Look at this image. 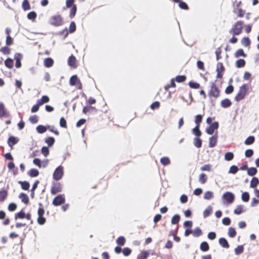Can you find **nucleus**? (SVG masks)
Here are the masks:
<instances>
[{
  "label": "nucleus",
  "mask_w": 259,
  "mask_h": 259,
  "mask_svg": "<svg viewBox=\"0 0 259 259\" xmlns=\"http://www.w3.org/2000/svg\"><path fill=\"white\" fill-rule=\"evenodd\" d=\"M222 198L228 203H232L234 201L235 196L232 192H226L223 195Z\"/></svg>",
  "instance_id": "nucleus-5"
},
{
  "label": "nucleus",
  "mask_w": 259,
  "mask_h": 259,
  "mask_svg": "<svg viewBox=\"0 0 259 259\" xmlns=\"http://www.w3.org/2000/svg\"><path fill=\"white\" fill-rule=\"evenodd\" d=\"M213 197V193L211 191H206L204 194V199L206 200H209Z\"/></svg>",
  "instance_id": "nucleus-26"
},
{
  "label": "nucleus",
  "mask_w": 259,
  "mask_h": 259,
  "mask_svg": "<svg viewBox=\"0 0 259 259\" xmlns=\"http://www.w3.org/2000/svg\"><path fill=\"white\" fill-rule=\"evenodd\" d=\"M65 202V198L63 195H59L56 197L53 201V204L55 206H59Z\"/></svg>",
  "instance_id": "nucleus-7"
},
{
  "label": "nucleus",
  "mask_w": 259,
  "mask_h": 259,
  "mask_svg": "<svg viewBox=\"0 0 259 259\" xmlns=\"http://www.w3.org/2000/svg\"><path fill=\"white\" fill-rule=\"evenodd\" d=\"M18 140L16 137H10L8 139V144L10 147H12L18 142Z\"/></svg>",
  "instance_id": "nucleus-15"
},
{
  "label": "nucleus",
  "mask_w": 259,
  "mask_h": 259,
  "mask_svg": "<svg viewBox=\"0 0 259 259\" xmlns=\"http://www.w3.org/2000/svg\"><path fill=\"white\" fill-rule=\"evenodd\" d=\"M234 157V155L232 152H227L225 155V159L227 161L231 160Z\"/></svg>",
  "instance_id": "nucleus-44"
},
{
  "label": "nucleus",
  "mask_w": 259,
  "mask_h": 259,
  "mask_svg": "<svg viewBox=\"0 0 259 259\" xmlns=\"http://www.w3.org/2000/svg\"><path fill=\"white\" fill-rule=\"evenodd\" d=\"M218 139L217 132L215 133V134L209 138V146L210 147H213L215 146Z\"/></svg>",
  "instance_id": "nucleus-10"
},
{
  "label": "nucleus",
  "mask_w": 259,
  "mask_h": 259,
  "mask_svg": "<svg viewBox=\"0 0 259 259\" xmlns=\"http://www.w3.org/2000/svg\"><path fill=\"white\" fill-rule=\"evenodd\" d=\"M199 126L196 125L193 129V133L196 136L199 137L201 135V133L199 129Z\"/></svg>",
  "instance_id": "nucleus-46"
},
{
  "label": "nucleus",
  "mask_w": 259,
  "mask_h": 259,
  "mask_svg": "<svg viewBox=\"0 0 259 259\" xmlns=\"http://www.w3.org/2000/svg\"><path fill=\"white\" fill-rule=\"evenodd\" d=\"M36 17V14L34 12H31L27 14V18L30 20H34Z\"/></svg>",
  "instance_id": "nucleus-53"
},
{
  "label": "nucleus",
  "mask_w": 259,
  "mask_h": 259,
  "mask_svg": "<svg viewBox=\"0 0 259 259\" xmlns=\"http://www.w3.org/2000/svg\"><path fill=\"white\" fill-rule=\"evenodd\" d=\"M202 118V115H201L200 114L196 115V116L195 117V123L196 124V125L199 126L200 123L201 122Z\"/></svg>",
  "instance_id": "nucleus-52"
},
{
  "label": "nucleus",
  "mask_w": 259,
  "mask_h": 259,
  "mask_svg": "<svg viewBox=\"0 0 259 259\" xmlns=\"http://www.w3.org/2000/svg\"><path fill=\"white\" fill-rule=\"evenodd\" d=\"M16 208H17V205L16 204H15L14 203H10L8 206V209L10 211H13L15 210Z\"/></svg>",
  "instance_id": "nucleus-63"
},
{
  "label": "nucleus",
  "mask_w": 259,
  "mask_h": 259,
  "mask_svg": "<svg viewBox=\"0 0 259 259\" xmlns=\"http://www.w3.org/2000/svg\"><path fill=\"white\" fill-rule=\"evenodd\" d=\"M257 172V169L255 167H250L247 170V174L249 176H253Z\"/></svg>",
  "instance_id": "nucleus-38"
},
{
  "label": "nucleus",
  "mask_w": 259,
  "mask_h": 259,
  "mask_svg": "<svg viewBox=\"0 0 259 259\" xmlns=\"http://www.w3.org/2000/svg\"><path fill=\"white\" fill-rule=\"evenodd\" d=\"M246 209L243 205H238L236 206L234 210V212L236 214H240L241 213L245 212Z\"/></svg>",
  "instance_id": "nucleus-11"
},
{
  "label": "nucleus",
  "mask_w": 259,
  "mask_h": 259,
  "mask_svg": "<svg viewBox=\"0 0 259 259\" xmlns=\"http://www.w3.org/2000/svg\"><path fill=\"white\" fill-rule=\"evenodd\" d=\"M219 90L218 88L213 83H211V89L209 91V94L210 96L217 98L219 95Z\"/></svg>",
  "instance_id": "nucleus-6"
},
{
  "label": "nucleus",
  "mask_w": 259,
  "mask_h": 259,
  "mask_svg": "<svg viewBox=\"0 0 259 259\" xmlns=\"http://www.w3.org/2000/svg\"><path fill=\"white\" fill-rule=\"evenodd\" d=\"M1 52L4 54H9L10 53V50L8 47H4L1 49Z\"/></svg>",
  "instance_id": "nucleus-60"
},
{
  "label": "nucleus",
  "mask_w": 259,
  "mask_h": 259,
  "mask_svg": "<svg viewBox=\"0 0 259 259\" xmlns=\"http://www.w3.org/2000/svg\"><path fill=\"white\" fill-rule=\"evenodd\" d=\"M258 183V179L256 177H253L250 181V187L251 188H255Z\"/></svg>",
  "instance_id": "nucleus-21"
},
{
  "label": "nucleus",
  "mask_w": 259,
  "mask_h": 259,
  "mask_svg": "<svg viewBox=\"0 0 259 259\" xmlns=\"http://www.w3.org/2000/svg\"><path fill=\"white\" fill-rule=\"evenodd\" d=\"M18 183L21 185V187L23 190H27L29 189V184L28 182L26 181H19Z\"/></svg>",
  "instance_id": "nucleus-36"
},
{
  "label": "nucleus",
  "mask_w": 259,
  "mask_h": 259,
  "mask_svg": "<svg viewBox=\"0 0 259 259\" xmlns=\"http://www.w3.org/2000/svg\"><path fill=\"white\" fill-rule=\"evenodd\" d=\"M53 63V60L51 58H46L44 60V65L47 67H50L52 66Z\"/></svg>",
  "instance_id": "nucleus-20"
},
{
  "label": "nucleus",
  "mask_w": 259,
  "mask_h": 259,
  "mask_svg": "<svg viewBox=\"0 0 259 259\" xmlns=\"http://www.w3.org/2000/svg\"><path fill=\"white\" fill-rule=\"evenodd\" d=\"M241 199L244 202H248L249 199V195L248 192H243L241 195Z\"/></svg>",
  "instance_id": "nucleus-33"
},
{
  "label": "nucleus",
  "mask_w": 259,
  "mask_h": 259,
  "mask_svg": "<svg viewBox=\"0 0 259 259\" xmlns=\"http://www.w3.org/2000/svg\"><path fill=\"white\" fill-rule=\"evenodd\" d=\"M125 238L122 236H120V237H118L116 240V243L120 245H123L125 243Z\"/></svg>",
  "instance_id": "nucleus-49"
},
{
  "label": "nucleus",
  "mask_w": 259,
  "mask_h": 259,
  "mask_svg": "<svg viewBox=\"0 0 259 259\" xmlns=\"http://www.w3.org/2000/svg\"><path fill=\"white\" fill-rule=\"evenodd\" d=\"M248 90L247 85L245 84L241 85L238 94L235 97V100L237 101H239L243 99L246 95Z\"/></svg>",
  "instance_id": "nucleus-1"
},
{
  "label": "nucleus",
  "mask_w": 259,
  "mask_h": 259,
  "mask_svg": "<svg viewBox=\"0 0 259 259\" xmlns=\"http://www.w3.org/2000/svg\"><path fill=\"white\" fill-rule=\"evenodd\" d=\"M61 191V187L59 184H58L52 188L51 193L53 194L59 192Z\"/></svg>",
  "instance_id": "nucleus-18"
},
{
  "label": "nucleus",
  "mask_w": 259,
  "mask_h": 259,
  "mask_svg": "<svg viewBox=\"0 0 259 259\" xmlns=\"http://www.w3.org/2000/svg\"><path fill=\"white\" fill-rule=\"evenodd\" d=\"M41 153L45 157H47L49 153L48 148L47 147H42L41 148Z\"/></svg>",
  "instance_id": "nucleus-54"
},
{
  "label": "nucleus",
  "mask_w": 259,
  "mask_h": 259,
  "mask_svg": "<svg viewBox=\"0 0 259 259\" xmlns=\"http://www.w3.org/2000/svg\"><path fill=\"white\" fill-rule=\"evenodd\" d=\"M64 175V168L61 165L57 167L53 174V178L56 181L61 180Z\"/></svg>",
  "instance_id": "nucleus-4"
},
{
  "label": "nucleus",
  "mask_w": 259,
  "mask_h": 259,
  "mask_svg": "<svg viewBox=\"0 0 259 259\" xmlns=\"http://www.w3.org/2000/svg\"><path fill=\"white\" fill-rule=\"evenodd\" d=\"M219 244L223 247L225 248H228L229 247V245L228 243L227 240L224 238H221L219 239Z\"/></svg>",
  "instance_id": "nucleus-16"
},
{
  "label": "nucleus",
  "mask_w": 259,
  "mask_h": 259,
  "mask_svg": "<svg viewBox=\"0 0 259 259\" xmlns=\"http://www.w3.org/2000/svg\"><path fill=\"white\" fill-rule=\"evenodd\" d=\"M28 174L31 177H35L38 175L39 171L36 169L32 168L28 172Z\"/></svg>",
  "instance_id": "nucleus-23"
},
{
  "label": "nucleus",
  "mask_w": 259,
  "mask_h": 259,
  "mask_svg": "<svg viewBox=\"0 0 259 259\" xmlns=\"http://www.w3.org/2000/svg\"><path fill=\"white\" fill-rule=\"evenodd\" d=\"M29 120L32 123H36L38 121L37 116L36 115L31 116L29 117Z\"/></svg>",
  "instance_id": "nucleus-62"
},
{
  "label": "nucleus",
  "mask_w": 259,
  "mask_h": 259,
  "mask_svg": "<svg viewBox=\"0 0 259 259\" xmlns=\"http://www.w3.org/2000/svg\"><path fill=\"white\" fill-rule=\"evenodd\" d=\"M219 127V123L218 122H213L209 127L206 128V132L208 135H213L214 131L217 130Z\"/></svg>",
  "instance_id": "nucleus-8"
},
{
  "label": "nucleus",
  "mask_w": 259,
  "mask_h": 259,
  "mask_svg": "<svg viewBox=\"0 0 259 259\" xmlns=\"http://www.w3.org/2000/svg\"><path fill=\"white\" fill-rule=\"evenodd\" d=\"M50 23L55 26H60L63 23V19L59 15H54L51 17Z\"/></svg>",
  "instance_id": "nucleus-3"
},
{
  "label": "nucleus",
  "mask_w": 259,
  "mask_h": 259,
  "mask_svg": "<svg viewBox=\"0 0 259 259\" xmlns=\"http://www.w3.org/2000/svg\"><path fill=\"white\" fill-rule=\"evenodd\" d=\"M194 145L197 148H200L202 145V141L198 138H195L193 141Z\"/></svg>",
  "instance_id": "nucleus-28"
},
{
  "label": "nucleus",
  "mask_w": 259,
  "mask_h": 259,
  "mask_svg": "<svg viewBox=\"0 0 259 259\" xmlns=\"http://www.w3.org/2000/svg\"><path fill=\"white\" fill-rule=\"evenodd\" d=\"M258 203H259V200L256 199L255 198H253L250 203V206L251 207H255Z\"/></svg>",
  "instance_id": "nucleus-64"
},
{
  "label": "nucleus",
  "mask_w": 259,
  "mask_h": 259,
  "mask_svg": "<svg viewBox=\"0 0 259 259\" xmlns=\"http://www.w3.org/2000/svg\"><path fill=\"white\" fill-rule=\"evenodd\" d=\"M45 142L49 146H51L54 144L55 140L53 137H49L46 139Z\"/></svg>",
  "instance_id": "nucleus-47"
},
{
  "label": "nucleus",
  "mask_w": 259,
  "mask_h": 259,
  "mask_svg": "<svg viewBox=\"0 0 259 259\" xmlns=\"http://www.w3.org/2000/svg\"><path fill=\"white\" fill-rule=\"evenodd\" d=\"M75 63L76 58L74 56L71 55L68 59V64L69 66L75 68L76 67Z\"/></svg>",
  "instance_id": "nucleus-12"
},
{
  "label": "nucleus",
  "mask_w": 259,
  "mask_h": 259,
  "mask_svg": "<svg viewBox=\"0 0 259 259\" xmlns=\"http://www.w3.org/2000/svg\"><path fill=\"white\" fill-rule=\"evenodd\" d=\"M242 24L243 22L242 21H237L230 30L229 32L233 35H239L242 32Z\"/></svg>",
  "instance_id": "nucleus-2"
},
{
  "label": "nucleus",
  "mask_w": 259,
  "mask_h": 259,
  "mask_svg": "<svg viewBox=\"0 0 259 259\" xmlns=\"http://www.w3.org/2000/svg\"><path fill=\"white\" fill-rule=\"evenodd\" d=\"M207 178L206 175L204 173H202L199 177V181L202 184H205L207 181Z\"/></svg>",
  "instance_id": "nucleus-25"
},
{
  "label": "nucleus",
  "mask_w": 259,
  "mask_h": 259,
  "mask_svg": "<svg viewBox=\"0 0 259 259\" xmlns=\"http://www.w3.org/2000/svg\"><path fill=\"white\" fill-rule=\"evenodd\" d=\"M212 207L210 206H208L203 211L204 218H206L209 216L212 212Z\"/></svg>",
  "instance_id": "nucleus-24"
},
{
  "label": "nucleus",
  "mask_w": 259,
  "mask_h": 259,
  "mask_svg": "<svg viewBox=\"0 0 259 259\" xmlns=\"http://www.w3.org/2000/svg\"><path fill=\"white\" fill-rule=\"evenodd\" d=\"M25 217V214L22 211L15 214V219H23Z\"/></svg>",
  "instance_id": "nucleus-57"
},
{
  "label": "nucleus",
  "mask_w": 259,
  "mask_h": 259,
  "mask_svg": "<svg viewBox=\"0 0 259 259\" xmlns=\"http://www.w3.org/2000/svg\"><path fill=\"white\" fill-rule=\"evenodd\" d=\"M235 253L236 255L241 254L244 251V247L243 245L238 246L234 250Z\"/></svg>",
  "instance_id": "nucleus-31"
},
{
  "label": "nucleus",
  "mask_w": 259,
  "mask_h": 259,
  "mask_svg": "<svg viewBox=\"0 0 259 259\" xmlns=\"http://www.w3.org/2000/svg\"><path fill=\"white\" fill-rule=\"evenodd\" d=\"M221 105L223 108H227L231 106V102L229 99H225L221 101Z\"/></svg>",
  "instance_id": "nucleus-17"
},
{
  "label": "nucleus",
  "mask_w": 259,
  "mask_h": 259,
  "mask_svg": "<svg viewBox=\"0 0 259 259\" xmlns=\"http://www.w3.org/2000/svg\"><path fill=\"white\" fill-rule=\"evenodd\" d=\"M6 115L4 105L3 103H0V117L4 116Z\"/></svg>",
  "instance_id": "nucleus-48"
},
{
  "label": "nucleus",
  "mask_w": 259,
  "mask_h": 259,
  "mask_svg": "<svg viewBox=\"0 0 259 259\" xmlns=\"http://www.w3.org/2000/svg\"><path fill=\"white\" fill-rule=\"evenodd\" d=\"M19 198L21 199V201L25 204H28L29 202V198L27 195L23 193H20L19 195Z\"/></svg>",
  "instance_id": "nucleus-19"
},
{
  "label": "nucleus",
  "mask_w": 259,
  "mask_h": 259,
  "mask_svg": "<svg viewBox=\"0 0 259 259\" xmlns=\"http://www.w3.org/2000/svg\"><path fill=\"white\" fill-rule=\"evenodd\" d=\"M50 99L47 96H43L40 99L37 100V103L38 105L41 106L44 103L49 102Z\"/></svg>",
  "instance_id": "nucleus-13"
},
{
  "label": "nucleus",
  "mask_w": 259,
  "mask_h": 259,
  "mask_svg": "<svg viewBox=\"0 0 259 259\" xmlns=\"http://www.w3.org/2000/svg\"><path fill=\"white\" fill-rule=\"evenodd\" d=\"M36 131L38 133L43 134L47 131V127L44 125H39L36 127Z\"/></svg>",
  "instance_id": "nucleus-35"
},
{
  "label": "nucleus",
  "mask_w": 259,
  "mask_h": 259,
  "mask_svg": "<svg viewBox=\"0 0 259 259\" xmlns=\"http://www.w3.org/2000/svg\"><path fill=\"white\" fill-rule=\"evenodd\" d=\"M192 234L195 237H198L202 234L201 230L198 227L196 228L194 230H192Z\"/></svg>",
  "instance_id": "nucleus-27"
},
{
  "label": "nucleus",
  "mask_w": 259,
  "mask_h": 259,
  "mask_svg": "<svg viewBox=\"0 0 259 259\" xmlns=\"http://www.w3.org/2000/svg\"><path fill=\"white\" fill-rule=\"evenodd\" d=\"M76 7L75 5H73V7H72V8L70 10V17L71 18H73L75 14H76Z\"/></svg>",
  "instance_id": "nucleus-50"
},
{
  "label": "nucleus",
  "mask_w": 259,
  "mask_h": 259,
  "mask_svg": "<svg viewBox=\"0 0 259 259\" xmlns=\"http://www.w3.org/2000/svg\"><path fill=\"white\" fill-rule=\"evenodd\" d=\"M76 29V25L74 22H71L69 26V32L72 33Z\"/></svg>",
  "instance_id": "nucleus-58"
},
{
  "label": "nucleus",
  "mask_w": 259,
  "mask_h": 259,
  "mask_svg": "<svg viewBox=\"0 0 259 259\" xmlns=\"http://www.w3.org/2000/svg\"><path fill=\"white\" fill-rule=\"evenodd\" d=\"M189 84L191 88L193 89H198L200 87V84L199 83L192 81H190Z\"/></svg>",
  "instance_id": "nucleus-61"
},
{
  "label": "nucleus",
  "mask_w": 259,
  "mask_h": 259,
  "mask_svg": "<svg viewBox=\"0 0 259 259\" xmlns=\"http://www.w3.org/2000/svg\"><path fill=\"white\" fill-rule=\"evenodd\" d=\"M245 64V61L244 59H239L236 62V66L238 68L244 67Z\"/></svg>",
  "instance_id": "nucleus-32"
},
{
  "label": "nucleus",
  "mask_w": 259,
  "mask_h": 259,
  "mask_svg": "<svg viewBox=\"0 0 259 259\" xmlns=\"http://www.w3.org/2000/svg\"><path fill=\"white\" fill-rule=\"evenodd\" d=\"M238 170V168L236 166L232 165L230 167L229 169V173L235 174L237 172Z\"/></svg>",
  "instance_id": "nucleus-51"
},
{
  "label": "nucleus",
  "mask_w": 259,
  "mask_h": 259,
  "mask_svg": "<svg viewBox=\"0 0 259 259\" xmlns=\"http://www.w3.org/2000/svg\"><path fill=\"white\" fill-rule=\"evenodd\" d=\"M160 162L164 165H167L170 163V160L167 157H162L160 159Z\"/></svg>",
  "instance_id": "nucleus-42"
},
{
  "label": "nucleus",
  "mask_w": 259,
  "mask_h": 259,
  "mask_svg": "<svg viewBox=\"0 0 259 259\" xmlns=\"http://www.w3.org/2000/svg\"><path fill=\"white\" fill-rule=\"evenodd\" d=\"M22 58V55L20 53H16L14 56V59L16 60L15 66L16 68H20L21 66V60Z\"/></svg>",
  "instance_id": "nucleus-9"
},
{
  "label": "nucleus",
  "mask_w": 259,
  "mask_h": 259,
  "mask_svg": "<svg viewBox=\"0 0 259 259\" xmlns=\"http://www.w3.org/2000/svg\"><path fill=\"white\" fill-rule=\"evenodd\" d=\"M241 43L245 47H248L250 44V41L248 37H243L241 40Z\"/></svg>",
  "instance_id": "nucleus-39"
},
{
  "label": "nucleus",
  "mask_w": 259,
  "mask_h": 259,
  "mask_svg": "<svg viewBox=\"0 0 259 259\" xmlns=\"http://www.w3.org/2000/svg\"><path fill=\"white\" fill-rule=\"evenodd\" d=\"M22 8L24 10H28L30 9V6L27 0H24L22 3Z\"/></svg>",
  "instance_id": "nucleus-41"
},
{
  "label": "nucleus",
  "mask_w": 259,
  "mask_h": 259,
  "mask_svg": "<svg viewBox=\"0 0 259 259\" xmlns=\"http://www.w3.org/2000/svg\"><path fill=\"white\" fill-rule=\"evenodd\" d=\"M200 169L202 171H210L211 170V166L210 164H205L203 166H201Z\"/></svg>",
  "instance_id": "nucleus-45"
},
{
  "label": "nucleus",
  "mask_w": 259,
  "mask_h": 259,
  "mask_svg": "<svg viewBox=\"0 0 259 259\" xmlns=\"http://www.w3.org/2000/svg\"><path fill=\"white\" fill-rule=\"evenodd\" d=\"M186 79V76L184 75L177 76L176 77V80L178 82H182Z\"/></svg>",
  "instance_id": "nucleus-56"
},
{
  "label": "nucleus",
  "mask_w": 259,
  "mask_h": 259,
  "mask_svg": "<svg viewBox=\"0 0 259 259\" xmlns=\"http://www.w3.org/2000/svg\"><path fill=\"white\" fill-rule=\"evenodd\" d=\"M200 249L203 251H207L209 250V247L206 242H202L200 246Z\"/></svg>",
  "instance_id": "nucleus-22"
},
{
  "label": "nucleus",
  "mask_w": 259,
  "mask_h": 259,
  "mask_svg": "<svg viewBox=\"0 0 259 259\" xmlns=\"http://www.w3.org/2000/svg\"><path fill=\"white\" fill-rule=\"evenodd\" d=\"M77 75H74L71 77L69 80L70 85L71 86L75 85L79 81Z\"/></svg>",
  "instance_id": "nucleus-14"
},
{
  "label": "nucleus",
  "mask_w": 259,
  "mask_h": 259,
  "mask_svg": "<svg viewBox=\"0 0 259 259\" xmlns=\"http://www.w3.org/2000/svg\"><path fill=\"white\" fill-rule=\"evenodd\" d=\"M241 56L245 57H246V55L242 49H238L235 53V57L238 58Z\"/></svg>",
  "instance_id": "nucleus-29"
},
{
  "label": "nucleus",
  "mask_w": 259,
  "mask_h": 259,
  "mask_svg": "<svg viewBox=\"0 0 259 259\" xmlns=\"http://www.w3.org/2000/svg\"><path fill=\"white\" fill-rule=\"evenodd\" d=\"M180 217L179 214L175 215L171 219V223L172 224H176L180 221Z\"/></svg>",
  "instance_id": "nucleus-40"
},
{
  "label": "nucleus",
  "mask_w": 259,
  "mask_h": 259,
  "mask_svg": "<svg viewBox=\"0 0 259 259\" xmlns=\"http://www.w3.org/2000/svg\"><path fill=\"white\" fill-rule=\"evenodd\" d=\"M131 251H131V249H130L128 247H125V248H123V249L122 250V253H123L124 255L128 256V255H129L131 254Z\"/></svg>",
  "instance_id": "nucleus-59"
},
{
  "label": "nucleus",
  "mask_w": 259,
  "mask_h": 259,
  "mask_svg": "<svg viewBox=\"0 0 259 259\" xmlns=\"http://www.w3.org/2000/svg\"><path fill=\"white\" fill-rule=\"evenodd\" d=\"M7 193L5 191H0V201H4L6 198Z\"/></svg>",
  "instance_id": "nucleus-55"
},
{
  "label": "nucleus",
  "mask_w": 259,
  "mask_h": 259,
  "mask_svg": "<svg viewBox=\"0 0 259 259\" xmlns=\"http://www.w3.org/2000/svg\"><path fill=\"white\" fill-rule=\"evenodd\" d=\"M149 254V253L147 251H143L141 254L138 255V259H146L148 255Z\"/></svg>",
  "instance_id": "nucleus-30"
},
{
  "label": "nucleus",
  "mask_w": 259,
  "mask_h": 259,
  "mask_svg": "<svg viewBox=\"0 0 259 259\" xmlns=\"http://www.w3.org/2000/svg\"><path fill=\"white\" fill-rule=\"evenodd\" d=\"M228 234L230 237L233 238L236 236V232L233 228L230 227L228 229Z\"/></svg>",
  "instance_id": "nucleus-34"
},
{
  "label": "nucleus",
  "mask_w": 259,
  "mask_h": 259,
  "mask_svg": "<svg viewBox=\"0 0 259 259\" xmlns=\"http://www.w3.org/2000/svg\"><path fill=\"white\" fill-rule=\"evenodd\" d=\"M254 141V138L253 136H249L245 141L244 144L245 145H250Z\"/></svg>",
  "instance_id": "nucleus-43"
},
{
  "label": "nucleus",
  "mask_w": 259,
  "mask_h": 259,
  "mask_svg": "<svg viewBox=\"0 0 259 259\" xmlns=\"http://www.w3.org/2000/svg\"><path fill=\"white\" fill-rule=\"evenodd\" d=\"M5 65L9 68H11L13 66V60L12 59L8 58L5 62Z\"/></svg>",
  "instance_id": "nucleus-37"
}]
</instances>
